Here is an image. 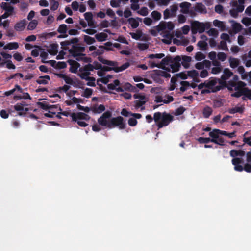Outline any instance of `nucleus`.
<instances>
[{
  "instance_id": "nucleus-1",
  "label": "nucleus",
  "mask_w": 251,
  "mask_h": 251,
  "mask_svg": "<svg viewBox=\"0 0 251 251\" xmlns=\"http://www.w3.org/2000/svg\"><path fill=\"white\" fill-rule=\"evenodd\" d=\"M112 112L106 111L98 119L99 125L102 126H106L109 129L118 127L119 129H125L126 124L123 117L119 116L116 117H112Z\"/></svg>"
},
{
  "instance_id": "nucleus-2",
  "label": "nucleus",
  "mask_w": 251,
  "mask_h": 251,
  "mask_svg": "<svg viewBox=\"0 0 251 251\" xmlns=\"http://www.w3.org/2000/svg\"><path fill=\"white\" fill-rule=\"evenodd\" d=\"M181 57L179 55L174 58L170 55H167L162 59V64L165 65L164 70L170 72L172 69L173 73L178 71L181 67Z\"/></svg>"
},
{
  "instance_id": "nucleus-3",
  "label": "nucleus",
  "mask_w": 251,
  "mask_h": 251,
  "mask_svg": "<svg viewBox=\"0 0 251 251\" xmlns=\"http://www.w3.org/2000/svg\"><path fill=\"white\" fill-rule=\"evenodd\" d=\"M153 120L159 129L168 126L174 120V117L166 112H157L154 113Z\"/></svg>"
},
{
  "instance_id": "nucleus-4",
  "label": "nucleus",
  "mask_w": 251,
  "mask_h": 251,
  "mask_svg": "<svg viewBox=\"0 0 251 251\" xmlns=\"http://www.w3.org/2000/svg\"><path fill=\"white\" fill-rule=\"evenodd\" d=\"M243 162L241 158H236L232 160V163L234 166V170L237 171L241 172L245 170L248 173H251V164L246 163L243 167L241 163Z\"/></svg>"
},
{
  "instance_id": "nucleus-5",
  "label": "nucleus",
  "mask_w": 251,
  "mask_h": 251,
  "mask_svg": "<svg viewBox=\"0 0 251 251\" xmlns=\"http://www.w3.org/2000/svg\"><path fill=\"white\" fill-rule=\"evenodd\" d=\"M130 66V63L129 62H126L123 64L120 67H118L117 66H102V68L101 70L103 72H107L110 71H114L116 73H118L120 72H122L127 68H128Z\"/></svg>"
},
{
  "instance_id": "nucleus-6",
  "label": "nucleus",
  "mask_w": 251,
  "mask_h": 251,
  "mask_svg": "<svg viewBox=\"0 0 251 251\" xmlns=\"http://www.w3.org/2000/svg\"><path fill=\"white\" fill-rule=\"evenodd\" d=\"M178 9L177 4H173L166 9L163 12L164 19H168L170 18L175 17L176 16V12Z\"/></svg>"
},
{
  "instance_id": "nucleus-7",
  "label": "nucleus",
  "mask_w": 251,
  "mask_h": 251,
  "mask_svg": "<svg viewBox=\"0 0 251 251\" xmlns=\"http://www.w3.org/2000/svg\"><path fill=\"white\" fill-rule=\"evenodd\" d=\"M218 80L215 78H211L209 80L205 81L206 88L211 90L212 92H216L222 89L221 86H216Z\"/></svg>"
},
{
  "instance_id": "nucleus-8",
  "label": "nucleus",
  "mask_w": 251,
  "mask_h": 251,
  "mask_svg": "<svg viewBox=\"0 0 251 251\" xmlns=\"http://www.w3.org/2000/svg\"><path fill=\"white\" fill-rule=\"evenodd\" d=\"M1 8L5 11V13L1 15L3 19H6L14 13V7L9 4L2 2L1 4Z\"/></svg>"
},
{
  "instance_id": "nucleus-9",
  "label": "nucleus",
  "mask_w": 251,
  "mask_h": 251,
  "mask_svg": "<svg viewBox=\"0 0 251 251\" xmlns=\"http://www.w3.org/2000/svg\"><path fill=\"white\" fill-rule=\"evenodd\" d=\"M188 75H187V72H182L176 74L175 76H173L171 79V83H172V85L170 88L171 90H173L175 88V84L177 81L178 78H180L182 79H186L188 78Z\"/></svg>"
},
{
  "instance_id": "nucleus-10",
  "label": "nucleus",
  "mask_w": 251,
  "mask_h": 251,
  "mask_svg": "<svg viewBox=\"0 0 251 251\" xmlns=\"http://www.w3.org/2000/svg\"><path fill=\"white\" fill-rule=\"evenodd\" d=\"M72 120L76 122L77 120H89L90 117L87 114L83 112L72 113L70 115Z\"/></svg>"
},
{
  "instance_id": "nucleus-11",
  "label": "nucleus",
  "mask_w": 251,
  "mask_h": 251,
  "mask_svg": "<svg viewBox=\"0 0 251 251\" xmlns=\"http://www.w3.org/2000/svg\"><path fill=\"white\" fill-rule=\"evenodd\" d=\"M209 135L212 138V142L220 146L225 145V140L223 137H220L219 135L211 131L209 133Z\"/></svg>"
},
{
  "instance_id": "nucleus-12",
  "label": "nucleus",
  "mask_w": 251,
  "mask_h": 251,
  "mask_svg": "<svg viewBox=\"0 0 251 251\" xmlns=\"http://www.w3.org/2000/svg\"><path fill=\"white\" fill-rule=\"evenodd\" d=\"M44 63H49L52 67L55 69H61L66 68L67 64L65 62H58L51 60L47 61H42Z\"/></svg>"
},
{
  "instance_id": "nucleus-13",
  "label": "nucleus",
  "mask_w": 251,
  "mask_h": 251,
  "mask_svg": "<svg viewBox=\"0 0 251 251\" xmlns=\"http://www.w3.org/2000/svg\"><path fill=\"white\" fill-rule=\"evenodd\" d=\"M84 51L85 48L84 47L79 46L77 45H73L69 50V53L73 57L78 54L83 53Z\"/></svg>"
},
{
  "instance_id": "nucleus-14",
  "label": "nucleus",
  "mask_w": 251,
  "mask_h": 251,
  "mask_svg": "<svg viewBox=\"0 0 251 251\" xmlns=\"http://www.w3.org/2000/svg\"><path fill=\"white\" fill-rule=\"evenodd\" d=\"M67 62L70 65L69 71L71 73H76L78 69L80 67V64L77 61L72 59H69Z\"/></svg>"
},
{
  "instance_id": "nucleus-15",
  "label": "nucleus",
  "mask_w": 251,
  "mask_h": 251,
  "mask_svg": "<svg viewBox=\"0 0 251 251\" xmlns=\"http://www.w3.org/2000/svg\"><path fill=\"white\" fill-rule=\"evenodd\" d=\"M26 25V21L25 19H23L15 24L14 25V29L17 31H22L24 30Z\"/></svg>"
},
{
  "instance_id": "nucleus-16",
  "label": "nucleus",
  "mask_w": 251,
  "mask_h": 251,
  "mask_svg": "<svg viewBox=\"0 0 251 251\" xmlns=\"http://www.w3.org/2000/svg\"><path fill=\"white\" fill-rule=\"evenodd\" d=\"M191 4L188 2H183L179 4L181 8L180 12L183 14H188Z\"/></svg>"
},
{
  "instance_id": "nucleus-17",
  "label": "nucleus",
  "mask_w": 251,
  "mask_h": 251,
  "mask_svg": "<svg viewBox=\"0 0 251 251\" xmlns=\"http://www.w3.org/2000/svg\"><path fill=\"white\" fill-rule=\"evenodd\" d=\"M141 21L142 19L139 17H137L136 19L134 18H129L128 19V22L132 28H137L139 25V21L141 22Z\"/></svg>"
},
{
  "instance_id": "nucleus-18",
  "label": "nucleus",
  "mask_w": 251,
  "mask_h": 251,
  "mask_svg": "<svg viewBox=\"0 0 251 251\" xmlns=\"http://www.w3.org/2000/svg\"><path fill=\"white\" fill-rule=\"evenodd\" d=\"M182 62L181 64L185 69H188L190 67V63L192 61V58L190 56L183 55L182 56Z\"/></svg>"
},
{
  "instance_id": "nucleus-19",
  "label": "nucleus",
  "mask_w": 251,
  "mask_h": 251,
  "mask_svg": "<svg viewBox=\"0 0 251 251\" xmlns=\"http://www.w3.org/2000/svg\"><path fill=\"white\" fill-rule=\"evenodd\" d=\"M193 26L198 30L200 33L203 32L205 30L204 24L198 21L194 22Z\"/></svg>"
},
{
  "instance_id": "nucleus-20",
  "label": "nucleus",
  "mask_w": 251,
  "mask_h": 251,
  "mask_svg": "<svg viewBox=\"0 0 251 251\" xmlns=\"http://www.w3.org/2000/svg\"><path fill=\"white\" fill-rule=\"evenodd\" d=\"M37 105L39 106L41 109L45 110H47L48 109H53L57 107V106L55 105H50L47 102H38L37 103Z\"/></svg>"
},
{
  "instance_id": "nucleus-21",
  "label": "nucleus",
  "mask_w": 251,
  "mask_h": 251,
  "mask_svg": "<svg viewBox=\"0 0 251 251\" xmlns=\"http://www.w3.org/2000/svg\"><path fill=\"white\" fill-rule=\"evenodd\" d=\"M194 8L195 11L200 13H206L207 12L205 6L202 3H197Z\"/></svg>"
},
{
  "instance_id": "nucleus-22",
  "label": "nucleus",
  "mask_w": 251,
  "mask_h": 251,
  "mask_svg": "<svg viewBox=\"0 0 251 251\" xmlns=\"http://www.w3.org/2000/svg\"><path fill=\"white\" fill-rule=\"evenodd\" d=\"M98 60L103 64L107 65L110 66H118V63L116 61H110L104 59L101 56H99Z\"/></svg>"
},
{
  "instance_id": "nucleus-23",
  "label": "nucleus",
  "mask_w": 251,
  "mask_h": 251,
  "mask_svg": "<svg viewBox=\"0 0 251 251\" xmlns=\"http://www.w3.org/2000/svg\"><path fill=\"white\" fill-rule=\"evenodd\" d=\"M50 80V78L49 75H44L39 76V79L36 81L39 84L46 85L48 84L49 81Z\"/></svg>"
},
{
  "instance_id": "nucleus-24",
  "label": "nucleus",
  "mask_w": 251,
  "mask_h": 251,
  "mask_svg": "<svg viewBox=\"0 0 251 251\" xmlns=\"http://www.w3.org/2000/svg\"><path fill=\"white\" fill-rule=\"evenodd\" d=\"M91 110L94 113H100L105 110V107L103 104H100L99 106L95 105L91 107Z\"/></svg>"
},
{
  "instance_id": "nucleus-25",
  "label": "nucleus",
  "mask_w": 251,
  "mask_h": 251,
  "mask_svg": "<svg viewBox=\"0 0 251 251\" xmlns=\"http://www.w3.org/2000/svg\"><path fill=\"white\" fill-rule=\"evenodd\" d=\"M233 75V73L228 68H225L223 71V74L221 76V79L227 80L232 76Z\"/></svg>"
},
{
  "instance_id": "nucleus-26",
  "label": "nucleus",
  "mask_w": 251,
  "mask_h": 251,
  "mask_svg": "<svg viewBox=\"0 0 251 251\" xmlns=\"http://www.w3.org/2000/svg\"><path fill=\"white\" fill-rule=\"evenodd\" d=\"M19 47V44L17 42H10L7 44L3 47V49L12 50H16Z\"/></svg>"
},
{
  "instance_id": "nucleus-27",
  "label": "nucleus",
  "mask_w": 251,
  "mask_h": 251,
  "mask_svg": "<svg viewBox=\"0 0 251 251\" xmlns=\"http://www.w3.org/2000/svg\"><path fill=\"white\" fill-rule=\"evenodd\" d=\"M58 45L56 44H51L48 51L50 54L55 55L58 52Z\"/></svg>"
},
{
  "instance_id": "nucleus-28",
  "label": "nucleus",
  "mask_w": 251,
  "mask_h": 251,
  "mask_svg": "<svg viewBox=\"0 0 251 251\" xmlns=\"http://www.w3.org/2000/svg\"><path fill=\"white\" fill-rule=\"evenodd\" d=\"M213 110L211 107L209 106L205 107L202 110L203 116L205 118H208L212 114Z\"/></svg>"
},
{
  "instance_id": "nucleus-29",
  "label": "nucleus",
  "mask_w": 251,
  "mask_h": 251,
  "mask_svg": "<svg viewBox=\"0 0 251 251\" xmlns=\"http://www.w3.org/2000/svg\"><path fill=\"white\" fill-rule=\"evenodd\" d=\"M80 73L78 74V76L82 79L86 80L93 79V77H90V72L86 71L80 72Z\"/></svg>"
},
{
  "instance_id": "nucleus-30",
  "label": "nucleus",
  "mask_w": 251,
  "mask_h": 251,
  "mask_svg": "<svg viewBox=\"0 0 251 251\" xmlns=\"http://www.w3.org/2000/svg\"><path fill=\"white\" fill-rule=\"evenodd\" d=\"M245 108L243 106L235 107L234 108H230L228 110V112L230 114H234L235 113H243L244 111Z\"/></svg>"
},
{
  "instance_id": "nucleus-31",
  "label": "nucleus",
  "mask_w": 251,
  "mask_h": 251,
  "mask_svg": "<svg viewBox=\"0 0 251 251\" xmlns=\"http://www.w3.org/2000/svg\"><path fill=\"white\" fill-rule=\"evenodd\" d=\"M85 19L88 22V25L90 26H92L93 24V22L92 21L93 20V14L91 12H86L84 14Z\"/></svg>"
},
{
  "instance_id": "nucleus-32",
  "label": "nucleus",
  "mask_w": 251,
  "mask_h": 251,
  "mask_svg": "<svg viewBox=\"0 0 251 251\" xmlns=\"http://www.w3.org/2000/svg\"><path fill=\"white\" fill-rule=\"evenodd\" d=\"M95 38L98 41H104L107 38V35L103 32L98 33L95 35Z\"/></svg>"
},
{
  "instance_id": "nucleus-33",
  "label": "nucleus",
  "mask_w": 251,
  "mask_h": 251,
  "mask_svg": "<svg viewBox=\"0 0 251 251\" xmlns=\"http://www.w3.org/2000/svg\"><path fill=\"white\" fill-rule=\"evenodd\" d=\"M229 62L230 64V66L232 68H236L240 63L239 60L238 59L232 57H230L229 59Z\"/></svg>"
},
{
  "instance_id": "nucleus-34",
  "label": "nucleus",
  "mask_w": 251,
  "mask_h": 251,
  "mask_svg": "<svg viewBox=\"0 0 251 251\" xmlns=\"http://www.w3.org/2000/svg\"><path fill=\"white\" fill-rule=\"evenodd\" d=\"M187 75L188 76L193 78L195 81L198 82L199 80H195V79L199 75V73L197 71L193 70L191 71H187Z\"/></svg>"
},
{
  "instance_id": "nucleus-35",
  "label": "nucleus",
  "mask_w": 251,
  "mask_h": 251,
  "mask_svg": "<svg viewBox=\"0 0 251 251\" xmlns=\"http://www.w3.org/2000/svg\"><path fill=\"white\" fill-rule=\"evenodd\" d=\"M93 65L89 63L87 65H85L83 67L79 68V72H83L86 71L87 72H90V71H92L94 70Z\"/></svg>"
},
{
  "instance_id": "nucleus-36",
  "label": "nucleus",
  "mask_w": 251,
  "mask_h": 251,
  "mask_svg": "<svg viewBox=\"0 0 251 251\" xmlns=\"http://www.w3.org/2000/svg\"><path fill=\"white\" fill-rule=\"evenodd\" d=\"M104 50H110V49L107 48H105L103 46H99V49H96V51L93 53L96 55H100L104 53Z\"/></svg>"
},
{
  "instance_id": "nucleus-37",
  "label": "nucleus",
  "mask_w": 251,
  "mask_h": 251,
  "mask_svg": "<svg viewBox=\"0 0 251 251\" xmlns=\"http://www.w3.org/2000/svg\"><path fill=\"white\" fill-rule=\"evenodd\" d=\"M155 71L156 74L159 76H163L166 78H168L171 77V75L165 71L157 70Z\"/></svg>"
},
{
  "instance_id": "nucleus-38",
  "label": "nucleus",
  "mask_w": 251,
  "mask_h": 251,
  "mask_svg": "<svg viewBox=\"0 0 251 251\" xmlns=\"http://www.w3.org/2000/svg\"><path fill=\"white\" fill-rule=\"evenodd\" d=\"M134 102L135 103V106L136 108H139L140 107H141V109L142 110L145 109V107H142V106L146 103V100H135Z\"/></svg>"
},
{
  "instance_id": "nucleus-39",
  "label": "nucleus",
  "mask_w": 251,
  "mask_h": 251,
  "mask_svg": "<svg viewBox=\"0 0 251 251\" xmlns=\"http://www.w3.org/2000/svg\"><path fill=\"white\" fill-rule=\"evenodd\" d=\"M149 64L150 65V67L151 68H153L154 67H157L158 68H162L163 69H164V66L165 65L164 64H162V60L160 62V63L157 64L154 62L153 61H149Z\"/></svg>"
},
{
  "instance_id": "nucleus-40",
  "label": "nucleus",
  "mask_w": 251,
  "mask_h": 251,
  "mask_svg": "<svg viewBox=\"0 0 251 251\" xmlns=\"http://www.w3.org/2000/svg\"><path fill=\"white\" fill-rule=\"evenodd\" d=\"M38 24V21L37 20H33L30 21L27 26L28 30H32L36 28Z\"/></svg>"
},
{
  "instance_id": "nucleus-41",
  "label": "nucleus",
  "mask_w": 251,
  "mask_h": 251,
  "mask_svg": "<svg viewBox=\"0 0 251 251\" xmlns=\"http://www.w3.org/2000/svg\"><path fill=\"white\" fill-rule=\"evenodd\" d=\"M180 84L181 86L180 88V90L182 92L186 91L190 85L189 82L186 81H182L180 82Z\"/></svg>"
},
{
  "instance_id": "nucleus-42",
  "label": "nucleus",
  "mask_w": 251,
  "mask_h": 251,
  "mask_svg": "<svg viewBox=\"0 0 251 251\" xmlns=\"http://www.w3.org/2000/svg\"><path fill=\"white\" fill-rule=\"evenodd\" d=\"M57 32L60 34H65L67 31V26L65 24L60 25L58 29Z\"/></svg>"
},
{
  "instance_id": "nucleus-43",
  "label": "nucleus",
  "mask_w": 251,
  "mask_h": 251,
  "mask_svg": "<svg viewBox=\"0 0 251 251\" xmlns=\"http://www.w3.org/2000/svg\"><path fill=\"white\" fill-rule=\"evenodd\" d=\"M238 79H239L238 76H237V75H234L232 79L229 80L228 82V85H229L231 87L236 86V83H237Z\"/></svg>"
},
{
  "instance_id": "nucleus-44",
  "label": "nucleus",
  "mask_w": 251,
  "mask_h": 251,
  "mask_svg": "<svg viewBox=\"0 0 251 251\" xmlns=\"http://www.w3.org/2000/svg\"><path fill=\"white\" fill-rule=\"evenodd\" d=\"M84 41L88 45H91L94 43L96 42L95 39L88 35H84Z\"/></svg>"
},
{
  "instance_id": "nucleus-45",
  "label": "nucleus",
  "mask_w": 251,
  "mask_h": 251,
  "mask_svg": "<svg viewBox=\"0 0 251 251\" xmlns=\"http://www.w3.org/2000/svg\"><path fill=\"white\" fill-rule=\"evenodd\" d=\"M197 140L201 144H203V143L207 144L210 142H212V138H210L208 137H200L198 138Z\"/></svg>"
},
{
  "instance_id": "nucleus-46",
  "label": "nucleus",
  "mask_w": 251,
  "mask_h": 251,
  "mask_svg": "<svg viewBox=\"0 0 251 251\" xmlns=\"http://www.w3.org/2000/svg\"><path fill=\"white\" fill-rule=\"evenodd\" d=\"M151 16L152 18L155 21H158L161 19V14L160 12L157 11H153L151 13Z\"/></svg>"
},
{
  "instance_id": "nucleus-47",
  "label": "nucleus",
  "mask_w": 251,
  "mask_h": 251,
  "mask_svg": "<svg viewBox=\"0 0 251 251\" xmlns=\"http://www.w3.org/2000/svg\"><path fill=\"white\" fill-rule=\"evenodd\" d=\"M197 45L202 50H205L207 49V43L205 41H199Z\"/></svg>"
},
{
  "instance_id": "nucleus-48",
  "label": "nucleus",
  "mask_w": 251,
  "mask_h": 251,
  "mask_svg": "<svg viewBox=\"0 0 251 251\" xmlns=\"http://www.w3.org/2000/svg\"><path fill=\"white\" fill-rule=\"evenodd\" d=\"M243 95L246 97L248 99L251 100V89L248 88H244L243 89Z\"/></svg>"
},
{
  "instance_id": "nucleus-49",
  "label": "nucleus",
  "mask_w": 251,
  "mask_h": 251,
  "mask_svg": "<svg viewBox=\"0 0 251 251\" xmlns=\"http://www.w3.org/2000/svg\"><path fill=\"white\" fill-rule=\"evenodd\" d=\"M92 89L87 88L84 90L83 93L82 94V96L88 98L92 95Z\"/></svg>"
},
{
  "instance_id": "nucleus-50",
  "label": "nucleus",
  "mask_w": 251,
  "mask_h": 251,
  "mask_svg": "<svg viewBox=\"0 0 251 251\" xmlns=\"http://www.w3.org/2000/svg\"><path fill=\"white\" fill-rule=\"evenodd\" d=\"M246 85V84L241 81H239L236 83V86H235V90L236 91L237 90H240L244 88H245V86Z\"/></svg>"
},
{
  "instance_id": "nucleus-51",
  "label": "nucleus",
  "mask_w": 251,
  "mask_h": 251,
  "mask_svg": "<svg viewBox=\"0 0 251 251\" xmlns=\"http://www.w3.org/2000/svg\"><path fill=\"white\" fill-rule=\"evenodd\" d=\"M107 87L109 90H115L118 92H122L124 91V89L121 87H118L115 88L113 83H110L107 85Z\"/></svg>"
},
{
  "instance_id": "nucleus-52",
  "label": "nucleus",
  "mask_w": 251,
  "mask_h": 251,
  "mask_svg": "<svg viewBox=\"0 0 251 251\" xmlns=\"http://www.w3.org/2000/svg\"><path fill=\"white\" fill-rule=\"evenodd\" d=\"M213 24L215 26L218 27L221 29H224L225 28V25L223 22L220 21L218 20H215L213 21Z\"/></svg>"
},
{
  "instance_id": "nucleus-53",
  "label": "nucleus",
  "mask_w": 251,
  "mask_h": 251,
  "mask_svg": "<svg viewBox=\"0 0 251 251\" xmlns=\"http://www.w3.org/2000/svg\"><path fill=\"white\" fill-rule=\"evenodd\" d=\"M237 71L242 75V79H245L247 77V75L245 74V69L243 66H240L238 67Z\"/></svg>"
},
{
  "instance_id": "nucleus-54",
  "label": "nucleus",
  "mask_w": 251,
  "mask_h": 251,
  "mask_svg": "<svg viewBox=\"0 0 251 251\" xmlns=\"http://www.w3.org/2000/svg\"><path fill=\"white\" fill-rule=\"evenodd\" d=\"M165 55L163 53H157V54H151L148 55V58L150 59L158 58L161 59L164 57Z\"/></svg>"
},
{
  "instance_id": "nucleus-55",
  "label": "nucleus",
  "mask_w": 251,
  "mask_h": 251,
  "mask_svg": "<svg viewBox=\"0 0 251 251\" xmlns=\"http://www.w3.org/2000/svg\"><path fill=\"white\" fill-rule=\"evenodd\" d=\"M195 58L197 61H201L205 58V55L201 52H197L195 54Z\"/></svg>"
},
{
  "instance_id": "nucleus-56",
  "label": "nucleus",
  "mask_w": 251,
  "mask_h": 251,
  "mask_svg": "<svg viewBox=\"0 0 251 251\" xmlns=\"http://www.w3.org/2000/svg\"><path fill=\"white\" fill-rule=\"evenodd\" d=\"M218 48L219 49H223L225 51H227L228 50L226 42L224 41L220 42V44L218 46Z\"/></svg>"
},
{
  "instance_id": "nucleus-57",
  "label": "nucleus",
  "mask_w": 251,
  "mask_h": 251,
  "mask_svg": "<svg viewBox=\"0 0 251 251\" xmlns=\"http://www.w3.org/2000/svg\"><path fill=\"white\" fill-rule=\"evenodd\" d=\"M185 110L186 109L184 107L181 106L176 109L175 114L176 116L181 115L184 112Z\"/></svg>"
},
{
  "instance_id": "nucleus-58",
  "label": "nucleus",
  "mask_w": 251,
  "mask_h": 251,
  "mask_svg": "<svg viewBox=\"0 0 251 251\" xmlns=\"http://www.w3.org/2000/svg\"><path fill=\"white\" fill-rule=\"evenodd\" d=\"M148 8L146 7H143L141 8V9L137 11V13L143 16H146L148 14Z\"/></svg>"
},
{
  "instance_id": "nucleus-59",
  "label": "nucleus",
  "mask_w": 251,
  "mask_h": 251,
  "mask_svg": "<svg viewBox=\"0 0 251 251\" xmlns=\"http://www.w3.org/2000/svg\"><path fill=\"white\" fill-rule=\"evenodd\" d=\"M211 132H214V133L218 135H222L227 136V132L226 131L220 130V129H214Z\"/></svg>"
},
{
  "instance_id": "nucleus-60",
  "label": "nucleus",
  "mask_w": 251,
  "mask_h": 251,
  "mask_svg": "<svg viewBox=\"0 0 251 251\" xmlns=\"http://www.w3.org/2000/svg\"><path fill=\"white\" fill-rule=\"evenodd\" d=\"M137 123H138V122H137V120L135 119V118H134L133 117L130 118L128 120V124L131 126H136L137 125Z\"/></svg>"
},
{
  "instance_id": "nucleus-61",
  "label": "nucleus",
  "mask_w": 251,
  "mask_h": 251,
  "mask_svg": "<svg viewBox=\"0 0 251 251\" xmlns=\"http://www.w3.org/2000/svg\"><path fill=\"white\" fill-rule=\"evenodd\" d=\"M122 1V0H118L117 1L116 0H111L110 1V5L112 7L117 8L120 6V3Z\"/></svg>"
},
{
  "instance_id": "nucleus-62",
  "label": "nucleus",
  "mask_w": 251,
  "mask_h": 251,
  "mask_svg": "<svg viewBox=\"0 0 251 251\" xmlns=\"http://www.w3.org/2000/svg\"><path fill=\"white\" fill-rule=\"evenodd\" d=\"M233 29L234 31L238 32L242 29V25L240 23H235L233 25Z\"/></svg>"
},
{
  "instance_id": "nucleus-63",
  "label": "nucleus",
  "mask_w": 251,
  "mask_h": 251,
  "mask_svg": "<svg viewBox=\"0 0 251 251\" xmlns=\"http://www.w3.org/2000/svg\"><path fill=\"white\" fill-rule=\"evenodd\" d=\"M217 57L218 60L221 61H224L226 59L227 55L224 52H219L217 54Z\"/></svg>"
},
{
  "instance_id": "nucleus-64",
  "label": "nucleus",
  "mask_w": 251,
  "mask_h": 251,
  "mask_svg": "<svg viewBox=\"0 0 251 251\" xmlns=\"http://www.w3.org/2000/svg\"><path fill=\"white\" fill-rule=\"evenodd\" d=\"M242 23L246 26H249L251 24V18L245 17L242 20Z\"/></svg>"
}]
</instances>
